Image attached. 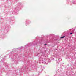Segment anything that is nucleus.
<instances>
[{"label": "nucleus", "instance_id": "7ed1b4c3", "mask_svg": "<svg viewBox=\"0 0 76 76\" xmlns=\"http://www.w3.org/2000/svg\"><path fill=\"white\" fill-rule=\"evenodd\" d=\"M73 34V33H70V35H72Z\"/></svg>", "mask_w": 76, "mask_h": 76}, {"label": "nucleus", "instance_id": "20e7f679", "mask_svg": "<svg viewBox=\"0 0 76 76\" xmlns=\"http://www.w3.org/2000/svg\"><path fill=\"white\" fill-rule=\"evenodd\" d=\"M57 64H59V63H58V62H57Z\"/></svg>", "mask_w": 76, "mask_h": 76}, {"label": "nucleus", "instance_id": "39448f33", "mask_svg": "<svg viewBox=\"0 0 76 76\" xmlns=\"http://www.w3.org/2000/svg\"><path fill=\"white\" fill-rule=\"evenodd\" d=\"M45 45H47V44H45Z\"/></svg>", "mask_w": 76, "mask_h": 76}, {"label": "nucleus", "instance_id": "f03ea898", "mask_svg": "<svg viewBox=\"0 0 76 76\" xmlns=\"http://www.w3.org/2000/svg\"><path fill=\"white\" fill-rule=\"evenodd\" d=\"M64 37H65V36H63V37H60V38H61V39H63V38H64Z\"/></svg>", "mask_w": 76, "mask_h": 76}, {"label": "nucleus", "instance_id": "f257e3e1", "mask_svg": "<svg viewBox=\"0 0 76 76\" xmlns=\"http://www.w3.org/2000/svg\"><path fill=\"white\" fill-rule=\"evenodd\" d=\"M40 60V61H42V63H45V62H44V61L42 60V58H39Z\"/></svg>", "mask_w": 76, "mask_h": 76}]
</instances>
